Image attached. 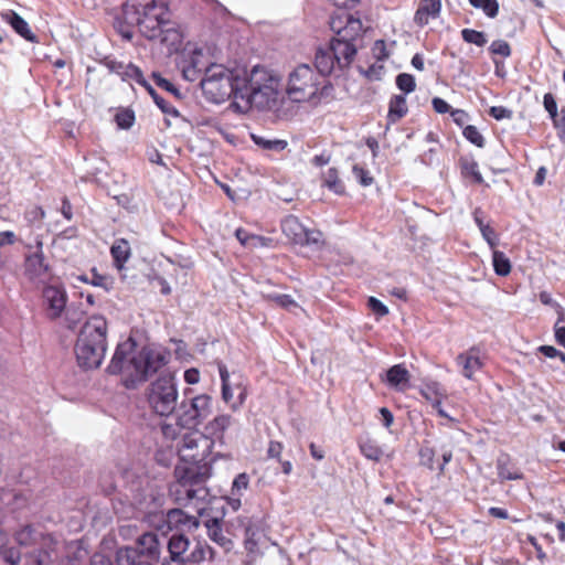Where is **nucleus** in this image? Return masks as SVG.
<instances>
[{
	"label": "nucleus",
	"mask_w": 565,
	"mask_h": 565,
	"mask_svg": "<svg viewBox=\"0 0 565 565\" xmlns=\"http://www.w3.org/2000/svg\"><path fill=\"white\" fill-rule=\"evenodd\" d=\"M553 122L554 126L558 129L561 141L565 143V108L561 109L559 116Z\"/></svg>",
	"instance_id": "338daca9"
},
{
	"label": "nucleus",
	"mask_w": 565,
	"mask_h": 565,
	"mask_svg": "<svg viewBox=\"0 0 565 565\" xmlns=\"http://www.w3.org/2000/svg\"><path fill=\"white\" fill-rule=\"evenodd\" d=\"M116 124L121 129H129L135 122V114L130 109H122L115 116Z\"/></svg>",
	"instance_id": "c03bdc74"
},
{
	"label": "nucleus",
	"mask_w": 565,
	"mask_h": 565,
	"mask_svg": "<svg viewBox=\"0 0 565 565\" xmlns=\"http://www.w3.org/2000/svg\"><path fill=\"white\" fill-rule=\"evenodd\" d=\"M490 52L502 57H509L511 55V47L504 40H495L489 47Z\"/></svg>",
	"instance_id": "09e8293b"
},
{
	"label": "nucleus",
	"mask_w": 565,
	"mask_h": 565,
	"mask_svg": "<svg viewBox=\"0 0 565 565\" xmlns=\"http://www.w3.org/2000/svg\"><path fill=\"white\" fill-rule=\"evenodd\" d=\"M177 482L172 488L175 501L182 505L193 504L199 515H203L209 490L204 486L211 475L209 465H178L174 469Z\"/></svg>",
	"instance_id": "20e7f679"
},
{
	"label": "nucleus",
	"mask_w": 565,
	"mask_h": 565,
	"mask_svg": "<svg viewBox=\"0 0 565 565\" xmlns=\"http://www.w3.org/2000/svg\"><path fill=\"white\" fill-rule=\"evenodd\" d=\"M45 217V212L41 206H31L24 212L23 220L25 225L20 228V238L22 235H31L34 237L36 234L33 233L34 228H41V223Z\"/></svg>",
	"instance_id": "412c9836"
},
{
	"label": "nucleus",
	"mask_w": 565,
	"mask_h": 565,
	"mask_svg": "<svg viewBox=\"0 0 565 565\" xmlns=\"http://www.w3.org/2000/svg\"><path fill=\"white\" fill-rule=\"evenodd\" d=\"M20 242V236L12 231H3L0 232V247L7 245H13L14 243Z\"/></svg>",
	"instance_id": "0e129e2a"
},
{
	"label": "nucleus",
	"mask_w": 565,
	"mask_h": 565,
	"mask_svg": "<svg viewBox=\"0 0 565 565\" xmlns=\"http://www.w3.org/2000/svg\"><path fill=\"white\" fill-rule=\"evenodd\" d=\"M323 184L335 194L344 193V185L339 179L337 169L330 168L324 174Z\"/></svg>",
	"instance_id": "c9c22d12"
},
{
	"label": "nucleus",
	"mask_w": 565,
	"mask_h": 565,
	"mask_svg": "<svg viewBox=\"0 0 565 565\" xmlns=\"http://www.w3.org/2000/svg\"><path fill=\"white\" fill-rule=\"evenodd\" d=\"M183 428L182 426L179 425V423L177 422L174 425L173 424H162L161 425V431H162V435L167 438V439H175L178 437V435L180 434V429Z\"/></svg>",
	"instance_id": "13d9d810"
},
{
	"label": "nucleus",
	"mask_w": 565,
	"mask_h": 565,
	"mask_svg": "<svg viewBox=\"0 0 565 565\" xmlns=\"http://www.w3.org/2000/svg\"><path fill=\"white\" fill-rule=\"evenodd\" d=\"M461 36L467 43H471L477 46H483L487 43L484 33L477 30L463 29L461 31Z\"/></svg>",
	"instance_id": "79ce46f5"
},
{
	"label": "nucleus",
	"mask_w": 565,
	"mask_h": 565,
	"mask_svg": "<svg viewBox=\"0 0 565 565\" xmlns=\"http://www.w3.org/2000/svg\"><path fill=\"white\" fill-rule=\"evenodd\" d=\"M463 136L473 145H476L477 147H483L484 146V139L482 137V135L479 132V130L477 129V127L475 126H467L465 129H463Z\"/></svg>",
	"instance_id": "de8ad7c7"
},
{
	"label": "nucleus",
	"mask_w": 565,
	"mask_h": 565,
	"mask_svg": "<svg viewBox=\"0 0 565 565\" xmlns=\"http://www.w3.org/2000/svg\"><path fill=\"white\" fill-rule=\"evenodd\" d=\"M205 526L207 529V535L213 542H215L226 551H230L232 548L233 543L223 534L220 519L214 518L207 520L205 522Z\"/></svg>",
	"instance_id": "cd10ccee"
},
{
	"label": "nucleus",
	"mask_w": 565,
	"mask_h": 565,
	"mask_svg": "<svg viewBox=\"0 0 565 565\" xmlns=\"http://www.w3.org/2000/svg\"><path fill=\"white\" fill-rule=\"evenodd\" d=\"M89 284L96 287H103L104 289H109L111 281L107 276L100 275L97 273L95 268L90 271V280Z\"/></svg>",
	"instance_id": "603ef678"
},
{
	"label": "nucleus",
	"mask_w": 565,
	"mask_h": 565,
	"mask_svg": "<svg viewBox=\"0 0 565 565\" xmlns=\"http://www.w3.org/2000/svg\"><path fill=\"white\" fill-rule=\"evenodd\" d=\"M409 372L403 364H395L386 372V383L390 387L405 392L409 386Z\"/></svg>",
	"instance_id": "aec40b11"
},
{
	"label": "nucleus",
	"mask_w": 565,
	"mask_h": 565,
	"mask_svg": "<svg viewBox=\"0 0 565 565\" xmlns=\"http://www.w3.org/2000/svg\"><path fill=\"white\" fill-rule=\"evenodd\" d=\"M352 171H353V174H354L355 179L363 186H369V185H371L373 183V178L370 175L369 171H366L364 168L359 167V166H354Z\"/></svg>",
	"instance_id": "5fc2aeb1"
},
{
	"label": "nucleus",
	"mask_w": 565,
	"mask_h": 565,
	"mask_svg": "<svg viewBox=\"0 0 565 565\" xmlns=\"http://www.w3.org/2000/svg\"><path fill=\"white\" fill-rule=\"evenodd\" d=\"M234 418L228 414H220L205 425V431L222 440L224 433L234 424Z\"/></svg>",
	"instance_id": "b1692460"
},
{
	"label": "nucleus",
	"mask_w": 565,
	"mask_h": 565,
	"mask_svg": "<svg viewBox=\"0 0 565 565\" xmlns=\"http://www.w3.org/2000/svg\"><path fill=\"white\" fill-rule=\"evenodd\" d=\"M264 537L263 533L254 527L246 529V537H245V548L249 554L257 555L260 553L259 544L262 539Z\"/></svg>",
	"instance_id": "473e14b6"
},
{
	"label": "nucleus",
	"mask_w": 565,
	"mask_h": 565,
	"mask_svg": "<svg viewBox=\"0 0 565 565\" xmlns=\"http://www.w3.org/2000/svg\"><path fill=\"white\" fill-rule=\"evenodd\" d=\"M492 265L494 273L499 276H508L511 273V263L503 252L493 249Z\"/></svg>",
	"instance_id": "72a5a7b5"
},
{
	"label": "nucleus",
	"mask_w": 565,
	"mask_h": 565,
	"mask_svg": "<svg viewBox=\"0 0 565 565\" xmlns=\"http://www.w3.org/2000/svg\"><path fill=\"white\" fill-rule=\"evenodd\" d=\"M242 71H231L221 64H211L200 85L207 100L221 104L237 95L241 86Z\"/></svg>",
	"instance_id": "0eeeda50"
},
{
	"label": "nucleus",
	"mask_w": 565,
	"mask_h": 565,
	"mask_svg": "<svg viewBox=\"0 0 565 565\" xmlns=\"http://www.w3.org/2000/svg\"><path fill=\"white\" fill-rule=\"evenodd\" d=\"M420 394L433 404V407H439L443 399L447 397L445 388L436 381L425 382L420 387Z\"/></svg>",
	"instance_id": "393cba45"
},
{
	"label": "nucleus",
	"mask_w": 565,
	"mask_h": 565,
	"mask_svg": "<svg viewBox=\"0 0 565 565\" xmlns=\"http://www.w3.org/2000/svg\"><path fill=\"white\" fill-rule=\"evenodd\" d=\"M105 66L109 70V72L117 74L121 78H122L125 68H127V64H124L122 62H118L115 60L105 61Z\"/></svg>",
	"instance_id": "e2e57ef3"
},
{
	"label": "nucleus",
	"mask_w": 565,
	"mask_h": 565,
	"mask_svg": "<svg viewBox=\"0 0 565 565\" xmlns=\"http://www.w3.org/2000/svg\"><path fill=\"white\" fill-rule=\"evenodd\" d=\"M20 243L26 249L24 257V274L32 280L44 282L51 276V268L43 253V236L22 235Z\"/></svg>",
	"instance_id": "9d476101"
},
{
	"label": "nucleus",
	"mask_w": 565,
	"mask_h": 565,
	"mask_svg": "<svg viewBox=\"0 0 565 565\" xmlns=\"http://www.w3.org/2000/svg\"><path fill=\"white\" fill-rule=\"evenodd\" d=\"M213 411V399L207 394H200L181 402L178 409V423L180 426L193 429L205 420Z\"/></svg>",
	"instance_id": "f8f14e48"
},
{
	"label": "nucleus",
	"mask_w": 565,
	"mask_h": 565,
	"mask_svg": "<svg viewBox=\"0 0 565 565\" xmlns=\"http://www.w3.org/2000/svg\"><path fill=\"white\" fill-rule=\"evenodd\" d=\"M440 8V0H423L415 13V22L422 26L426 25L430 19L438 17Z\"/></svg>",
	"instance_id": "5701e85b"
},
{
	"label": "nucleus",
	"mask_w": 565,
	"mask_h": 565,
	"mask_svg": "<svg viewBox=\"0 0 565 565\" xmlns=\"http://www.w3.org/2000/svg\"><path fill=\"white\" fill-rule=\"evenodd\" d=\"M322 234L316 230H305V237L298 242L300 245H318L321 242Z\"/></svg>",
	"instance_id": "3c124183"
},
{
	"label": "nucleus",
	"mask_w": 565,
	"mask_h": 565,
	"mask_svg": "<svg viewBox=\"0 0 565 565\" xmlns=\"http://www.w3.org/2000/svg\"><path fill=\"white\" fill-rule=\"evenodd\" d=\"M127 22L136 24L149 40H159L163 44L175 45L180 42V33L170 20L166 4L154 0H130L124 7Z\"/></svg>",
	"instance_id": "7ed1b4c3"
},
{
	"label": "nucleus",
	"mask_w": 565,
	"mask_h": 565,
	"mask_svg": "<svg viewBox=\"0 0 565 565\" xmlns=\"http://www.w3.org/2000/svg\"><path fill=\"white\" fill-rule=\"evenodd\" d=\"M121 79L122 81H135L136 83L145 86L146 88H148V86H150L146 82V79H145L140 68L135 66L131 63L127 64V68H125V72H124V75H122Z\"/></svg>",
	"instance_id": "ea45409f"
},
{
	"label": "nucleus",
	"mask_w": 565,
	"mask_h": 565,
	"mask_svg": "<svg viewBox=\"0 0 565 565\" xmlns=\"http://www.w3.org/2000/svg\"><path fill=\"white\" fill-rule=\"evenodd\" d=\"M545 110L548 113L553 121L558 117L557 104L554 96L551 93H546L543 98Z\"/></svg>",
	"instance_id": "864d4df0"
},
{
	"label": "nucleus",
	"mask_w": 565,
	"mask_h": 565,
	"mask_svg": "<svg viewBox=\"0 0 565 565\" xmlns=\"http://www.w3.org/2000/svg\"><path fill=\"white\" fill-rule=\"evenodd\" d=\"M280 79L271 71L256 65L249 72L242 71L241 86L232 106L241 114L252 108L277 110L281 97Z\"/></svg>",
	"instance_id": "f03ea898"
},
{
	"label": "nucleus",
	"mask_w": 565,
	"mask_h": 565,
	"mask_svg": "<svg viewBox=\"0 0 565 565\" xmlns=\"http://www.w3.org/2000/svg\"><path fill=\"white\" fill-rule=\"evenodd\" d=\"M407 114L406 97L396 95L390 102L388 118L395 122Z\"/></svg>",
	"instance_id": "2f4dec72"
},
{
	"label": "nucleus",
	"mask_w": 565,
	"mask_h": 565,
	"mask_svg": "<svg viewBox=\"0 0 565 565\" xmlns=\"http://www.w3.org/2000/svg\"><path fill=\"white\" fill-rule=\"evenodd\" d=\"M236 238L241 242L244 246H258L263 244V237L257 235H249L245 230L237 228L235 231Z\"/></svg>",
	"instance_id": "37998d69"
},
{
	"label": "nucleus",
	"mask_w": 565,
	"mask_h": 565,
	"mask_svg": "<svg viewBox=\"0 0 565 565\" xmlns=\"http://www.w3.org/2000/svg\"><path fill=\"white\" fill-rule=\"evenodd\" d=\"M266 298L289 311H294L295 309H300L298 303L289 295L269 294L266 296Z\"/></svg>",
	"instance_id": "58836bf2"
},
{
	"label": "nucleus",
	"mask_w": 565,
	"mask_h": 565,
	"mask_svg": "<svg viewBox=\"0 0 565 565\" xmlns=\"http://www.w3.org/2000/svg\"><path fill=\"white\" fill-rule=\"evenodd\" d=\"M179 68L184 79L194 82L201 77L202 71L210 66L202 49L185 47L179 62Z\"/></svg>",
	"instance_id": "4468645a"
},
{
	"label": "nucleus",
	"mask_w": 565,
	"mask_h": 565,
	"mask_svg": "<svg viewBox=\"0 0 565 565\" xmlns=\"http://www.w3.org/2000/svg\"><path fill=\"white\" fill-rule=\"evenodd\" d=\"M249 483V478L246 473H239L235 477L232 484V494L241 495L244 490L247 489Z\"/></svg>",
	"instance_id": "8fccbe9b"
},
{
	"label": "nucleus",
	"mask_w": 565,
	"mask_h": 565,
	"mask_svg": "<svg viewBox=\"0 0 565 565\" xmlns=\"http://www.w3.org/2000/svg\"><path fill=\"white\" fill-rule=\"evenodd\" d=\"M212 445L213 441L198 430L186 433L178 448L181 465H207L205 459L210 455Z\"/></svg>",
	"instance_id": "ddd939ff"
},
{
	"label": "nucleus",
	"mask_w": 565,
	"mask_h": 565,
	"mask_svg": "<svg viewBox=\"0 0 565 565\" xmlns=\"http://www.w3.org/2000/svg\"><path fill=\"white\" fill-rule=\"evenodd\" d=\"M480 232H481L484 241L489 244V246L492 249H494L495 246L498 245V237H497L494 230L488 225L487 227L481 228Z\"/></svg>",
	"instance_id": "680f3d73"
},
{
	"label": "nucleus",
	"mask_w": 565,
	"mask_h": 565,
	"mask_svg": "<svg viewBox=\"0 0 565 565\" xmlns=\"http://www.w3.org/2000/svg\"><path fill=\"white\" fill-rule=\"evenodd\" d=\"M498 476L502 480H521L523 473L512 463L508 455H501L497 460Z\"/></svg>",
	"instance_id": "bb28decb"
},
{
	"label": "nucleus",
	"mask_w": 565,
	"mask_h": 565,
	"mask_svg": "<svg viewBox=\"0 0 565 565\" xmlns=\"http://www.w3.org/2000/svg\"><path fill=\"white\" fill-rule=\"evenodd\" d=\"M252 140L264 150L280 152L286 149L287 141L282 139H269L265 136L252 134Z\"/></svg>",
	"instance_id": "7c9ffc66"
},
{
	"label": "nucleus",
	"mask_w": 565,
	"mask_h": 565,
	"mask_svg": "<svg viewBox=\"0 0 565 565\" xmlns=\"http://www.w3.org/2000/svg\"><path fill=\"white\" fill-rule=\"evenodd\" d=\"M110 254L114 258L115 267L121 271L125 263L130 257V245L128 241L124 238L116 239L111 245Z\"/></svg>",
	"instance_id": "c85d7f7f"
},
{
	"label": "nucleus",
	"mask_w": 565,
	"mask_h": 565,
	"mask_svg": "<svg viewBox=\"0 0 565 565\" xmlns=\"http://www.w3.org/2000/svg\"><path fill=\"white\" fill-rule=\"evenodd\" d=\"M167 524L170 529L196 530L200 521L196 516L189 515L181 509H172L167 513Z\"/></svg>",
	"instance_id": "a211bd4d"
},
{
	"label": "nucleus",
	"mask_w": 565,
	"mask_h": 565,
	"mask_svg": "<svg viewBox=\"0 0 565 565\" xmlns=\"http://www.w3.org/2000/svg\"><path fill=\"white\" fill-rule=\"evenodd\" d=\"M169 358L167 350L153 345L143 347L137 352L135 340L129 338L117 345L107 372L121 374L125 387L136 388L166 366Z\"/></svg>",
	"instance_id": "f257e3e1"
},
{
	"label": "nucleus",
	"mask_w": 565,
	"mask_h": 565,
	"mask_svg": "<svg viewBox=\"0 0 565 565\" xmlns=\"http://www.w3.org/2000/svg\"><path fill=\"white\" fill-rule=\"evenodd\" d=\"M331 89L309 64H299L288 73L284 92L294 103L317 105Z\"/></svg>",
	"instance_id": "423d86ee"
},
{
	"label": "nucleus",
	"mask_w": 565,
	"mask_h": 565,
	"mask_svg": "<svg viewBox=\"0 0 565 565\" xmlns=\"http://www.w3.org/2000/svg\"><path fill=\"white\" fill-rule=\"evenodd\" d=\"M132 550L137 552V559H139V556L157 559L161 553L159 536L153 532H146L138 537L137 548Z\"/></svg>",
	"instance_id": "f3484780"
},
{
	"label": "nucleus",
	"mask_w": 565,
	"mask_h": 565,
	"mask_svg": "<svg viewBox=\"0 0 565 565\" xmlns=\"http://www.w3.org/2000/svg\"><path fill=\"white\" fill-rule=\"evenodd\" d=\"M476 8L481 9L489 18H495L499 12V3L497 0H468Z\"/></svg>",
	"instance_id": "4c0bfd02"
},
{
	"label": "nucleus",
	"mask_w": 565,
	"mask_h": 565,
	"mask_svg": "<svg viewBox=\"0 0 565 565\" xmlns=\"http://www.w3.org/2000/svg\"><path fill=\"white\" fill-rule=\"evenodd\" d=\"M489 114L497 120L510 119L512 117V111L503 106H492Z\"/></svg>",
	"instance_id": "bf43d9fd"
},
{
	"label": "nucleus",
	"mask_w": 565,
	"mask_h": 565,
	"mask_svg": "<svg viewBox=\"0 0 565 565\" xmlns=\"http://www.w3.org/2000/svg\"><path fill=\"white\" fill-rule=\"evenodd\" d=\"M431 104L434 110L438 114H446L450 110L449 104L440 97H434Z\"/></svg>",
	"instance_id": "774afa93"
},
{
	"label": "nucleus",
	"mask_w": 565,
	"mask_h": 565,
	"mask_svg": "<svg viewBox=\"0 0 565 565\" xmlns=\"http://www.w3.org/2000/svg\"><path fill=\"white\" fill-rule=\"evenodd\" d=\"M306 227L294 215H288L281 221V231L291 242L298 244L305 237Z\"/></svg>",
	"instance_id": "a878e982"
},
{
	"label": "nucleus",
	"mask_w": 565,
	"mask_h": 565,
	"mask_svg": "<svg viewBox=\"0 0 565 565\" xmlns=\"http://www.w3.org/2000/svg\"><path fill=\"white\" fill-rule=\"evenodd\" d=\"M153 77H154V81H156L158 86H160L161 88L172 93L175 96H179V90L174 87V85L171 82H169L168 79L163 78L159 74H153Z\"/></svg>",
	"instance_id": "69168bd1"
},
{
	"label": "nucleus",
	"mask_w": 565,
	"mask_h": 565,
	"mask_svg": "<svg viewBox=\"0 0 565 565\" xmlns=\"http://www.w3.org/2000/svg\"><path fill=\"white\" fill-rule=\"evenodd\" d=\"M396 85L401 90H403L406 94L412 93L416 87L414 76L407 73H402L397 75Z\"/></svg>",
	"instance_id": "a18cd8bd"
},
{
	"label": "nucleus",
	"mask_w": 565,
	"mask_h": 565,
	"mask_svg": "<svg viewBox=\"0 0 565 565\" xmlns=\"http://www.w3.org/2000/svg\"><path fill=\"white\" fill-rule=\"evenodd\" d=\"M1 19L10 24L12 29L23 39L30 42H36V36L31 31L28 22L13 10H7L0 13Z\"/></svg>",
	"instance_id": "6ab92c4d"
},
{
	"label": "nucleus",
	"mask_w": 565,
	"mask_h": 565,
	"mask_svg": "<svg viewBox=\"0 0 565 565\" xmlns=\"http://www.w3.org/2000/svg\"><path fill=\"white\" fill-rule=\"evenodd\" d=\"M147 90L152 96L156 105L162 110V113L173 116V117L179 116V111L175 109V107L171 106L161 96H159L151 86H148Z\"/></svg>",
	"instance_id": "a19ab883"
},
{
	"label": "nucleus",
	"mask_w": 565,
	"mask_h": 565,
	"mask_svg": "<svg viewBox=\"0 0 565 565\" xmlns=\"http://www.w3.org/2000/svg\"><path fill=\"white\" fill-rule=\"evenodd\" d=\"M45 316L50 320L61 319L67 306V294L62 286H46L42 292Z\"/></svg>",
	"instance_id": "2eb2a0df"
},
{
	"label": "nucleus",
	"mask_w": 565,
	"mask_h": 565,
	"mask_svg": "<svg viewBox=\"0 0 565 565\" xmlns=\"http://www.w3.org/2000/svg\"><path fill=\"white\" fill-rule=\"evenodd\" d=\"M170 554L169 561H175L181 564H199L214 558L213 548L205 542L198 541L193 548L189 551L190 541L182 534L172 535L167 543Z\"/></svg>",
	"instance_id": "9b49d317"
},
{
	"label": "nucleus",
	"mask_w": 565,
	"mask_h": 565,
	"mask_svg": "<svg viewBox=\"0 0 565 565\" xmlns=\"http://www.w3.org/2000/svg\"><path fill=\"white\" fill-rule=\"evenodd\" d=\"M85 312L79 306L71 303L65 307L62 316V324L67 329H74L84 319Z\"/></svg>",
	"instance_id": "c756f323"
},
{
	"label": "nucleus",
	"mask_w": 565,
	"mask_h": 565,
	"mask_svg": "<svg viewBox=\"0 0 565 565\" xmlns=\"http://www.w3.org/2000/svg\"><path fill=\"white\" fill-rule=\"evenodd\" d=\"M146 398L152 413L161 417L172 415L178 405L179 392L171 373L160 375L147 388Z\"/></svg>",
	"instance_id": "1a4fd4ad"
},
{
	"label": "nucleus",
	"mask_w": 565,
	"mask_h": 565,
	"mask_svg": "<svg viewBox=\"0 0 565 565\" xmlns=\"http://www.w3.org/2000/svg\"><path fill=\"white\" fill-rule=\"evenodd\" d=\"M231 384L233 390L237 392V401L231 405V408L233 411H237L245 403V399L247 397V390L243 385V382L241 380Z\"/></svg>",
	"instance_id": "49530a36"
},
{
	"label": "nucleus",
	"mask_w": 565,
	"mask_h": 565,
	"mask_svg": "<svg viewBox=\"0 0 565 565\" xmlns=\"http://www.w3.org/2000/svg\"><path fill=\"white\" fill-rule=\"evenodd\" d=\"M218 372L222 381V398L225 403H230L233 399L235 392L230 381V373L223 363L218 364Z\"/></svg>",
	"instance_id": "f704fd0d"
},
{
	"label": "nucleus",
	"mask_w": 565,
	"mask_h": 565,
	"mask_svg": "<svg viewBox=\"0 0 565 565\" xmlns=\"http://www.w3.org/2000/svg\"><path fill=\"white\" fill-rule=\"evenodd\" d=\"M106 351L107 322L102 316H93L84 323L75 344L78 365L87 370L99 367Z\"/></svg>",
	"instance_id": "39448f33"
},
{
	"label": "nucleus",
	"mask_w": 565,
	"mask_h": 565,
	"mask_svg": "<svg viewBox=\"0 0 565 565\" xmlns=\"http://www.w3.org/2000/svg\"><path fill=\"white\" fill-rule=\"evenodd\" d=\"M315 64L317 67V74L322 78V76L329 75L337 64L334 60V54L330 46L319 47L316 53Z\"/></svg>",
	"instance_id": "4be33fe9"
},
{
	"label": "nucleus",
	"mask_w": 565,
	"mask_h": 565,
	"mask_svg": "<svg viewBox=\"0 0 565 565\" xmlns=\"http://www.w3.org/2000/svg\"><path fill=\"white\" fill-rule=\"evenodd\" d=\"M331 30L337 34L330 43L337 64L342 68L348 66L356 54V47L352 43L362 32V22L351 14L344 13L332 18Z\"/></svg>",
	"instance_id": "6e6552de"
},
{
	"label": "nucleus",
	"mask_w": 565,
	"mask_h": 565,
	"mask_svg": "<svg viewBox=\"0 0 565 565\" xmlns=\"http://www.w3.org/2000/svg\"><path fill=\"white\" fill-rule=\"evenodd\" d=\"M367 306L379 317L388 315V308L375 297L369 298Z\"/></svg>",
	"instance_id": "6e6d98bb"
},
{
	"label": "nucleus",
	"mask_w": 565,
	"mask_h": 565,
	"mask_svg": "<svg viewBox=\"0 0 565 565\" xmlns=\"http://www.w3.org/2000/svg\"><path fill=\"white\" fill-rule=\"evenodd\" d=\"M456 363L461 367L462 375L468 380H473L475 373L483 366L479 350L476 348L458 354Z\"/></svg>",
	"instance_id": "dca6fc26"
},
{
	"label": "nucleus",
	"mask_w": 565,
	"mask_h": 565,
	"mask_svg": "<svg viewBox=\"0 0 565 565\" xmlns=\"http://www.w3.org/2000/svg\"><path fill=\"white\" fill-rule=\"evenodd\" d=\"M15 540L20 545H29L32 541V529L25 526L15 533Z\"/></svg>",
	"instance_id": "052dcab7"
},
{
	"label": "nucleus",
	"mask_w": 565,
	"mask_h": 565,
	"mask_svg": "<svg viewBox=\"0 0 565 565\" xmlns=\"http://www.w3.org/2000/svg\"><path fill=\"white\" fill-rule=\"evenodd\" d=\"M360 450L362 455L373 461H379L383 456V450L381 447L373 440H366L360 445Z\"/></svg>",
	"instance_id": "e433bc0d"
},
{
	"label": "nucleus",
	"mask_w": 565,
	"mask_h": 565,
	"mask_svg": "<svg viewBox=\"0 0 565 565\" xmlns=\"http://www.w3.org/2000/svg\"><path fill=\"white\" fill-rule=\"evenodd\" d=\"M372 54L379 62L384 61L388 57L386 44L383 40H377L374 42L372 46Z\"/></svg>",
	"instance_id": "4d7b16f0"
}]
</instances>
